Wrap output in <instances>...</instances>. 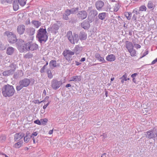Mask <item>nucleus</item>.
I'll return each mask as SVG.
<instances>
[{
  "mask_svg": "<svg viewBox=\"0 0 157 157\" xmlns=\"http://www.w3.org/2000/svg\"><path fill=\"white\" fill-rule=\"evenodd\" d=\"M31 23L33 25V26L36 28H39L41 25L40 22L36 20H33L31 21Z\"/></svg>",
  "mask_w": 157,
  "mask_h": 157,
  "instance_id": "393cba45",
  "label": "nucleus"
},
{
  "mask_svg": "<svg viewBox=\"0 0 157 157\" xmlns=\"http://www.w3.org/2000/svg\"><path fill=\"white\" fill-rule=\"evenodd\" d=\"M5 34L7 36L9 43L13 44L17 42V40L16 36L13 33L7 31L5 32Z\"/></svg>",
  "mask_w": 157,
  "mask_h": 157,
  "instance_id": "423d86ee",
  "label": "nucleus"
},
{
  "mask_svg": "<svg viewBox=\"0 0 157 157\" xmlns=\"http://www.w3.org/2000/svg\"><path fill=\"white\" fill-rule=\"evenodd\" d=\"M134 47L137 49L140 48H141V46L138 44L134 43Z\"/></svg>",
  "mask_w": 157,
  "mask_h": 157,
  "instance_id": "5fc2aeb1",
  "label": "nucleus"
},
{
  "mask_svg": "<svg viewBox=\"0 0 157 157\" xmlns=\"http://www.w3.org/2000/svg\"><path fill=\"white\" fill-rule=\"evenodd\" d=\"M5 46L4 45H2L1 42H0V50H5Z\"/></svg>",
  "mask_w": 157,
  "mask_h": 157,
  "instance_id": "8fccbe9b",
  "label": "nucleus"
},
{
  "mask_svg": "<svg viewBox=\"0 0 157 157\" xmlns=\"http://www.w3.org/2000/svg\"><path fill=\"white\" fill-rule=\"evenodd\" d=\"M25 134L22 132L17 133L14 136V140L15 141H18L24 136Z\"/></svg>",
  "mask_w": 157,
  "mask_h": 157,
  "instance_id": "ddd939ff",
  "label": "nucleus"
},
{
  "mask_svg": "<svg viewBox=\"0 0 157 157\" xmlns=\"http://www.w3.org/2000/svg\"><path fill=\"white\" fill-rule=\"evenodd\" d=\"M82 50V47H79L78 45H76L74 49V51L76 54H79L81 52Z\"/></svg>",
  "mask_w": 157,
  "mask_h": 157,
  "instance_id": "bb28decb",
  "label": "nucleus"
},
{
  "mask_svg": "<svg viewBox=\"0 0 157 157\" xmlns=\"http://www.w3.org/2000/svg\"><path fill=\"white\" fill-rule=\"evenodd\" d=\"M53 129L49 130L48 132V134L51 135L53 133Z\"/></svg>",
  "mask_w": 157,
  "mask_h": 157,
  "instance_id": "69168bd1",
  "label": "nucleus"
},
{
  "mask_svg": "<svg viewBox=\"0 0 157 157\" xmlns=\"http://www.w3.org/2000/svg\"><path fill=\"white\" fill-rule=\"evenodd\" d=\"M38 134V133L37 132H33L32 134L31 135V136H36Z\"/></svg>",
  "mask_w": 157,
  "mask_h": 157,
  "instance_id": "bf43d9fd",
  "label": "nucleus"
},
{
  "mask_svg": "<svg viewBox=\"0 0 157 157\" xmlns=\"http://www.w3.org/2000/svg\"><path fill=\"white\" fill-rule=\"evenodd\" d=\"M125 47L127 49L128 51H130V50L133 48V46L132 44L129 41L125 42Z\"/></svg>",
  "mask_w": 157,
  "mask_h": 157,
  "instance_id": "6ab92c4d",
  "label": "nucleus"
},
{
  "mask_svg": "<svg viewBox=\"0 0 157 157\" xmlns=\"http://www.w3.org/2000/svg\"><path fill=\"white\" fill-rule=\"evenodd\" d=\"M137 75V73H135L132 75H131V77L133 78H135V77Z\"/></svg>",
  "mask_w": 157,
  "mask_h": 157,
  "instance_id": "680f3d73",
  "label": "nucleus"
},
{
  "mask_svg": "<svg viewBox=\"0 0 157 157\" xmlns=\"http://www.w3.org/2000/svg\"><path fill=\"white\" fill-rule=\"evenodd\" d=\"M6 140V137L5 136H2L0 137V142L2 143Z\"/></svg>",
  "mask_w": 157,
  "mask_h": 157,
  "instance_id": "de8ad7c7",
  "label": "nucleus"
},
{
  "mask_svg": "<svg viewBox=\"0 0 157 157\" xmlns=\"http://www.w3.org/2000/svg\"><path fill=\"white\" fill-rule=\"evenodd\" d=\"M66 54H68L69 55H70L71 56L74 55V52H72L71 50H66Z\"/></svg>",
  "mask_w": 157,
  "mask_h": 157,
  "instance_id": "37998d69",
  "label": "nucleus"
},
{
  "mask_svg": "<svg viewBox=\"0 0 157 157\" xmlns=\"http://www.w3.org/2000/svg\"><path fill=\"white\" fill-rule=\"evenodd\" d=\"M156 129H153L149 130L146 132L145 134L146 138L148 139H153L154 140L156 137Z\"/></svg>",
  "mask_w": 157,
  "mask_h": 157,
  "instance_id": "6e6552de",
  "label": "nucleus"
},
{
  "mask_svg": "<svg viewBox=\"0 0 157 157\" xmlns=\"http://www.w3.org/2000/svg\"><path fill=\"white\" fill-rule=\"evenodd\" d=\"M79 10L78 7L73 8L70 10L71 14H75Z\"/></svg>",
  "mask_w": 157,
  "mask_h": 157,
  "instance_id": "f704fd0d",
  "label": "nucleus"
},
{
  "mask_svg": "<svg viewBox=\"0 0 157 157\" xmlns=\"http://www.w3.org/2000/svg\"><path fill=\"white\" fill-rule=\"evenodd\" d=\"M22 142L21 141L18 142L15 144L13 145V147L16 148H19L22 146Z\"/></svg>",
  "mask_w": 157,
  "mask_h": 157,
  "instance_id": "473e14b6",
  "label": "nucleus"
},
{
  "mask_svg": "<svg viewBox=\"0 0 157 157\" xmlns=\"http://www.w3.org/2000/svg\"><path fill=\"white\" fill-rule=\"evenodd\" d=\"M88 10L90 11L89 15L88 17V19L89 20H90V17H91L92 18H94L98 15V12L95 9H93V7L92 6L88 7L87 11Z\"/></svg>",
  "mask_w": 157,
  "mask_h": 157,
  "instance_id": "9b49d317",
  "label": "nucleus"
},
{
  "mask_svg": "<svg viewBox=\"0 0 157 157\" xmlns=\"http://www.w3.org/2000/svg\"><path fill=\"white\" fill-rule=\"evenodd\" d=\"M64 57H65L66 59L68 61H70L72 59V56L70 55L66 54L65 55H64Z\"/></svg>",
  "mask_w": 157,
  "mask_h": 157,
  "instance_id": "a19ab883",
  "label": "nucleus"
},
{
  "mask_svg": "<svg viewBox=\"0 0 157 157\" xmlns=\"http://www.w3.org/2000/svg\"><path fill=\"white\" fill-rule=\"evenodd\" d=\"M95 58L100 62H102V63H105L106 62L104 58L101 57L100 55L98 53H96L95 54Z\"/></svg>",
  "mask_w": 157,
  "mask_h": 157,
  "instance_id": "4be33fe9",
  "label": "nucleus"
},
{
  "mask_svg": "<svg viewBox=\"0 0 157 157\" xmlns=\"http://www.w3.org/2000/svg\"><path fill=\"white\" fill-rule=\"evenodd\" d=\"M156 62H157V58L152 62L151 64H154Z\"/></svg>",
  "mask_w": 157,
  "mask_h": 157,
  "instance_id": "e2e57ef3",
  "label": "nucleus"
},
{
  "mask_svg": "<svg viewBox=\"0 0 157 157\" xmlns=\"http://www.w3.org/2000/svg\"><path fill=\"white\" fill-rule=\"evenodd\" d=\"M64 14L68 16L70 15L71 14L70 10L68 9H67L65 11Z\"/></svg>",
  "mask_w": 157,
  "mask_h": 157,
  "instance_id": "49530a36",
  "label": "nucleus"
},
{
  "mask_svg": "<svg viewBox=\"0 0 157 157\" xmlns=\"http://www.w3.org/2000/svg\"><path fill=\"white\" fill-rule=\"evenodd\" d=\"M127 75L126 73L125 74L123 75L122 77L121 78V79H124V81H127L128 80H129V78H127Z\"/></svg>",
  "mask_w": 157,
  "mask_h": 157,
  "instance_id": "09e8293b",
  "label": "nucleus"
},
{
  "mask_svg": "<svg viewBox=\"0 0 157 157\" xmlns=\"http://www.w3.org/2000/svg\"><path fill=\"white\" fill-rule=\"evenodd\" d=\"M49 65L51 68H53L59 66V64L57 63L56 61L55 60H51L49 63Z\"/></svg>",
  "mask_w": 157,
  "mask_h": 157,
  "instance_id": "a211bd4d",
  "label": "nucleus"
},
{
  "mask_svg": "<svg viewBox=\"0 0 157 157\" xmlns=\"http://www.w3.org/2000/svg\"><path fill=\"white\" fill-rule=\"evenodd\" d=\"M148 50H146V51H145L144 53L143 56L140 57V58H142L144 57L145 56L147 55L148 54Z\"/></svg>",
  "mask_w": 157,
  "mask_h": 157,
  "instance_id": "6e6d98bb",
  "label": "nucleus"
},
{
  "mask_svg": "<svg viewBox=\"0 0 157 157\" xmlns=\"http://www.w3.org/2000/svg\"><path fill=\"white\" fill-rule=\"evenodd\" d=\"M13 74L12 71H10V69L4 71L2 73L3 75L5 76L12 75Z\"/></svg>",
  "mask_w": 157,
  "mask_h": 157,
  "instance_id": "c85d7f7f",
  "label": "nucleus"
},
{
  "mask_svg": "<svg viewBox=\"0 0 157 157\" xmlns=\"http://www.w3.org/2000/svg\"><path fill=\"white\" fill-rule=\"evenodd\" d=\"M76 15L78 19L83 20L86 18L87 13L85 10H82L79 11Z\"/></svg>",
  "mask_w": 157,
  "mask_h": 157,
  "instance_id": "9d476101",
  "label": "nucleus"
},
{
  "mask_svg": "<svg viewBox=\"0 0 157 157\" xmlns=\"http://www.w3.org/2000/svg\"><path fill=\"white\" fill-rule=\"evenodd\" d=\"M35 29L33 28H29L27 29V33L29 36H33L35 33Z\"/></svg>",
  "mask_w": 157,
  "mask_h": 157,
  "instance_id": "412c9836",
  "label": "nucleus"
},
{
  "mask_svg": "<svg viewBox=\"0 0 157 157\" xmlns=\"http://www.w3.org/2000/svg\"><path fill=\"white\" fill-rule=\"evenodd\" d=\"M24 42V40H20L17 43L18 48L20 52H24L27 51H33L38 48V45L32 41H29L25 44Z\"/></svg>",
  "mask_w": 157,
  "mask_h": 157,
  "instance_id": "f257e3e1",
  "label": "nucleus"
},
{
  "mask_svg": "<svg viewBox=\"0 0 157 157\" xmlns=\"http://www.w3.org/2000/svg\"><path fill=\"white\" fill-rule=\"evenodd\" d=\"M66 36L69 41L72 44H74L75 42L77 43L79 40L78 35L75 33H73L72 35V32L71 31L67 32Z\"/></svg>",
  "mask_w": 157,
  "mask_h": 157,
  "instance_id": "20e7f679",
  "label": "nucleus"
},
{
  "mask_svg": "<svg viewBox=\"0 0 157 157\" xmlns=\"http://www.w3.org/2000/svg\"><path fill=\"white\" fill-rule=\"evenodd\" d=\"M128 52L130 54V55L132 56H136V52L135 49H132L130 50V51H129Z\"/></svg>",
  "mask_w": 157,
  "mask_h": 157,
  "instance_id": "c9c22d12",
  "label": "nucleus"
},
{
  "mask_svg": "<svg viewBox=\"0 0 157 157\" xmlns=\"http://www.w3.org/2000/svg\"><path fill=\"white\" fill-rule=\"evenodd\" d=\"M106 14L105 12L99 13L98 15L99 18L102 20H104L106 16Z\"/></svg>",
  "mask_w": 157,
  "mask_h": 157,
  "instance_id": "c756f323",
  "label": "nucleus"
},
{
  "mask_svg": "<svg viewBox=\"0 0 157 157\" xmlns=\"http://www.w3.org/2000/svg\"><path fill=\"white\" fill-rule=\"evenodd\" d=\"M48 64V61H47L45 65H44V66L41 68L40 69V71L41 73H43L44 72V70L45 69V67L47 66Z\"/></svg>",
  "mask_w": 157,
  "mask_h": 157,
  "instance_id": "c03bdc74",
  "label": "nucleus"
},
{
  "mask_svg": "<svg viewBox=\"0 0 157 157\" xmlns=\"http://www.w3.org/2000/svg\"><path fill=\"white\" fill-rule=\"evenodd\" d=\"M47 32L45 29L40 28L37 31L36 36L38 40L40 43H45L48 39V36L47 34Z\"/></svg>",
  "mask_w": 157,
  "mask_h": 157,
  "instance_id": "7ed1b4c3",
  "label": "nucleus"
},
{
  "mask_svg": "<svg viewBox=\"0 0 157 157\" xmlns=\"http://www.w3.org/2000/svg\"><path fill=\"white\" fill-rule=\"evenodd\" d=\"M79 37L81 40H85L87 38V35L83 31L80 32L79 34Z\"/></svg>",
  "mask_w": 157,
  "mask_h": 157,
  "instance_id": "f3484780",
  "label": "nucleus"
},
{
  "mask_svg": "<svg viewBox=\"0 0 157 157\" xmlns=\"http://www.w3.org/2000/svg\"><path fill=\"white\" fill-rule=\"evenodd\" d=\"M101 157H106V153H104L102 155Z\"/></svg>",
  "mask_w": 157,
  "mask_h": 157,
  "instance_id": "774afa93",
  "label": "nucleus"
},
{
  "mask_svg": "<svg viewBox=\"0 0 157 157\" xmlns=\"http://www.w3.org/2000/svg\"><path fill=\"white\" fill-rule=\"evenodd\" d=\"M24 142L25 143L28 142L30 140L31 138V137H30V136H24Z\"/></svg>",
  "mask_w": 157,
  "mask_h": 157,
  "instance_id": "ea45409f",
  "label": "nucleus"
},
{
  "mask_svg": "<svg viewBox=\"0 0 157 157\" xmlns=\"http://www.w3.org/2000/svg\"><path fill=\"white\" fill-rule=\"evenodd\" d=\"M30 24V20L29 18H28L27 19L26 21H25V24L26 25H28Z\"/></svg>",
  "mask_w": 157,
  "mask_h": 157,
  "instance_id": "13d9d810",
  "label": "nucleus"
},
{
  "mask_svg": "<svg viewBox=\"0 0 157 157\" xmlns=\"http://www.w3.org/2000/svg\"><path fill=\"white\" fill-rule=\"evenodd\" d=\"M57 23L54 24L52 26L50 27L47 29L48 32H51V33L55 34H56L58 32V30L59 29V26L58 25H61L62 24L60 21H56Z\"/></svg>",
  "mask_w": 157,
  "mask_h": 157,
  "instance_id": "0eeeda50",
  "label": "nucleus"
},
{
  "mask_svg": "<svg viewBox=\"0 0 157 157\" xmlns=\"http://www.w3.org/2000/svg\"><path fill=\"white\" fill-rule=\"evenodd\" d=\"M33 56V55L31 53L29 52L25 54L24 57L26 59L31 58Z\"/></svg>",
  "mask_w": 157,
  "mask_h": 157,
  "instance_id": "e433bc0d",
  "label": "nucleus"
},
{
  "mask_svg": "<svg viewBox=\"0 0 157 157\" xmlns=\"http://www.w3.org/2000/svg\"><path fill=\"white\" fill-rule=\"evenodd\" d=\"M14 51V49L11 47H8L6 52V54L9 55H11L13 54Z\"/></svg>",
  "mask_w": 157,
  "mask_h": 157,
  "instance_id": "a878e982",
  "label": "nucleus"
},
{
  "mask_svg": "<svg viewBox=\"0 0 157 157\" xmlns=\"http://www.w3.org/2000/svg\"><path fill=\"white\" fill-rule=\"evenodd\" d=\"M124 15L128 20H130L132 16V13L130 12H126L124 13Z\"/></svg>",
  "mask_w": 157,
  "mask_h": 157,
  "instance_id": "72a5a7b5",
  "label": "nucleus"
},
{
  "mask_svg": "<svg viewBox=\"0 0 157 157\" xmlns=\"http://www.w3.org/2000/svg\"><path fill=\"white\" fill-rule=\"evenodd\" d=\"M48 98H49L48 96H46V97L42 101H43V102L46 101L48 100Z\"/></svg>",
  "mask_w": 157,
  "mask_h": 157,
  "instance_id": "0e129e2a",
  "label": "nucleus"
},
{
  "mask_svg": "<svg viewBox=\"0 0 157 157\" xmlns=\"http://www.w3.org/2000/svg\"><path fill=\"white\" fill-rule=\"evenodd\" d=\"M33 102L35 104H40L41 103L43 102V101H39L38 100H35L33 101Z\"/></svg>",
  "mask_w": 157,
  "mask_h": 157,
  "instance_id": "603ef678",
  "label": "nucleus"
},
{
  "mask_svg": "<svg viewBox=\"0 0 157 157\" xmlns=\"http://www.w3.org/2000/svg\"><path fill=\"white\" fill-rule=\"evenodd\" d=\"M147 6L149 9H152L153 10L154 8L155 5L153 4L152 2L149 1L148 3Z\"/></svg>",
  "mask_w": 157,
  "mask_h": 157,
  "instance_id": "2f4dec72",
  "label": "nucleus"
},
{
  "mask_svg": "<svg viewBox=\"0 0 157 157\" xmlns=\"http://www.w3.org/2000/svg\"><path fill=\"white\" fill-rule=\"evenodd\" d=\"M132 13L134 14L133 15L132 19L133 21H135V22H136L137 16H140V13L139 11H138L135 10H134L133 11Z\"/></svg>",
  "mask_w": 157,
  "mask_h": 157,
  "instance_id": "dca6fc26",
  "label": "nucleus"
},
{
  "mask_svg": "<svg viewBox=\"0 0 157 157\" xmlns=\"http://www.w3.org/2000/svg\"><path fill=\"white\" fill-rule=\"evenodd\" d=\"M13 8L14 11L17 10L19 8V6L17 2V1H14L13 3Z\"/></svg>",
  "mask_w": 157,
  "mask_h": 157,
  "instance_id": "7c9ffc66",
  "label": "nucleus"
},
{
  "mask_svg": "<svg viewBox=\"0 0 157 157\" xmlns=\"http://www.w3.org/2000/svg\"><path fill=\"white\" fill-rule=\"evenodd\" d=\"M2 90L3 96L5 97L13 96L15 92L13 86L9 84L4 85L2 88Z\"/></svg>",
  "mask_w": 157,
  "mask_h": 157,
  "instance_id": "f03ea898",
  "label": "nucleus"
},
{
  "mask_svg": "<svg viewBox=\"0 0 157 157\" xmlns=\"http://www.w3.org/2000/svg\"><path fill=\"white\" fill-rule=\"evenodd\" d=\"M34 123L38 125H41V121H39V120H37L34 121Z\"/></svg>",
  "mask_w": 157,
  "mask_h": 157,
  "instance_id": "864d4df0",
  "label": "nucleus"
},
{
  "mask_svg": "<svg viewBox=\"0 0 157 157\" xmlns=\"http://www.w3.org/2000/svg\"><path fill=\"white\" fill-rule=\"evenodd\" d=\"M47 73L48 74V77L49 78H52L53 77V75L52 74L51 71L49 69L47 70Z\"/></svg>",
  "mask_w": 157,
  "mask_h": 157,
  "instance_id": "4c0bfd02",
  "label": "nucleus"
},
{
  "mask_svg": "<svg viewBox=\"0 0 157 157\" xmlns=\"http://www.w3.org/2000/svg\"><path fill=\"white\" fill-rule=\"evenodd\" d=\"M75 63H76V66H78L80 65L81 64V63L77 61H75Z\"/></svg>",
  "mask_w": 157,
  "mask_h": 157,
  "instance_id": "338daca9",
  "label": "nucleus"
},
{
  "mask_svg": "<svg viewBox=\"0 0 157 157\" xmlns=\"http://www.w3.org/2000/svg\"><path fill=\"white\" fill-rule=\"evenodd\" d=\"M118 9H119L117 7V6H115L114 7V9H113L114 11L117 12V11L118 10Z\"/></svg>",
  "mask_w": 157,
  "mask_h": 157,
  "instance_id": "052dcab7",
  "label": "nucleus"
},
{
  "mask_svg": "<svg viewBox=\"0 0 157 157\" xmlns=\"http://www.w3.org/2000/svg\"><path fill=\"white\" fill-rule=\"evenodd\" d=\"M146 7L145 6H142L140 7L139 11H139V12L140 11H146Z\"/></svg>",
  "mask_w": 157,
  "mask_h": 157,
  "instance_id": "79ce46f5",
  "label": "nucleus"
},
{
  "mask_svg": "<svg viewBox=\"0 0 157 157\" xmlns=\"http://www.w3.org/2000/svg\"><path fill=\"white\" fill-rule=\"evenodd\" d=\"M63 18L64 20H67L69 19L68 16L67 15L65 14H63Z\"/></svg>",
  "mask_w": 157,
  "mask_h": 157,
  "instance_id": "3c124183",
  "label": "nucleus"
},
{
  "mask_svg": "<svg viewBox=\"0 0 157 157\" xmlns=\"http://www.w3.org/2000/svg\"><path fill=\"white\" fill-rule=\"evenodd\" d=\"M41 123L42 124H45V123H46L48 121V120L47 118H44L43 119H41Z\"/></svg>",
  "mask_w": 157,
  "mask_h": 157,
  "instance_id": "a18cd8bd",
  "label": "nucleus"
},
{
  "mask_svg": "<svg viewBox=\"0 0 157 157\" xmlns=\"http://www.w3.org/2000/svg\"><path fill=\"white\" fill-rule=\"evenodd\" d=\"M18 1L20 5L22 6H24L26 4L25 0H18Z\"/></svg>",
  "mask_w": 157,
  "mask_h": 157,
  "instance_id": "58836bf2",
  "label": "nucleus"
},
{
  "mask_svg": "<svg viewBox=\"0 0 157 157\" xmlns=\"http://www.w3.org/2000/svg\"><path fill=\"white\" fill-rule=\"evenodd\" d=\"M25 26L24 25H21L17 26V31L20 35L22 34L25 30Z\"/></svg>",
  "mask_w": 157,
  "mask_h": 157,
  "instance_id": "f8f14e48",
  "label": "nucleus"
},
{
  "mask_svg": "<svg viewBox=\"0 0 157 157\" xmlns=\"http://www.w3.org/2000/svg\"><path fill=\"white\" fill-rule=\"evenodd\" d=\"M106 59L108 61L112 62L114 61L115 60L116 57L114 55L110 54L107 56Z\"/></svg>",
  "mask_w": 157,
  "mask_h": 157,
  "instance_id": "b1692460",
  "label": "nucleus"
},
{
  "mask_svg": "<svg viewBox=\"0 0 157 157\" xmlns=\"http://www.w3.org/2000/svg\"><path fill=\"white\" fill-rule=\"evenodd\" d=\"M81 27L85 29H88L90 27L88 21L85 20L81 24Z\"/></svg>",
  "mask_w": 157,
  "mask_h": 157,
  "instance_id": "2eb2a0df",
  "label": "nucleus"
},
{
  "mask_svg": "<svg viewBox=\"0 0 157 157\" xmlns=\"http://www.w3.org/2000/svg\"><path fill=\"white\" fill-rule=\"evenodd\" d=\"M104 5V2L103 1L100 0L97 1L95 4L96 9L99 11L101 10Z\"/></svg>",
  "mask_w": 157,
  "mask_h": 157,
  "instance_id": "4468645a",
  "label": "nucleus"
},
{
  "mask_svg": "<svg viewBox=\"0 0 157 157\" xmlns=\"http://www.w3.org/2000/svg\"><path fill=\"white\" fill-rule=\"evenodd\" d=\"M71 79L70 81L78 82L81 81L82 77L80 75H76L71 77Z\"/></svg>",
  "mask_w": 157,
  "mask_h": 157,
  "instance_id": "aec40b11",
  "label": "nucleus"
},
{
  "mask_svg": "<svg viewBox=\"0 0 157 157\" xmlns=\"http://www.w3.org/2000/svg\"><path fill=\"white\" fill-rule=\"evenodd\" d=\"M30 80L27 78H24L20 80L18 85L16 87V89L18 91H20L24 87L28 86L30 83Z\"/></svg>",
  "mask_w": 157,
  "mask_h": 157,
  "instance_id": "39448f33",
  "label": "nucleus"
},
{
  "mask_svg": "<svg viewBox=\"0 0 157 157\" xmlns=\"http://www.w3.org/2000/svg\"><path fill=\"white\" fill-rule=\"evenodd\" d=\"M62 84V81H58L56 79H53L51 82V86L53 89L56 90Z\"/></svg>",
  "mask_w": 157,
  "mask_h": 157,
  "instance_id": "1a4fd4ad",
  "label": "nucleus"
},
{
  "mask_svg": "<svg viewBox=\"0 0 157 157\" xmlns=\"http://www.w3.org/2000/svg\"><path fill=\"white\" fill-rule=\"evenodd\" d=\"M8 67L10 71H12L13 73L16 69L17 65L16 64L12 63L10 64Z\"/></svg>",
  "mask_w": 157,
  "mask_h": 157,
  "instance_id": "cd10ccee",
  "label": "nucleus"
},
{
  "mask_svg": "<svg viewBox=\"0 0 157 157\" xmlns=\"http://www.w3.org/2000/svg\"><path fill=\"white\" fill-rule=\"evenodd\" d=\"M30 137H31V138L33 140V143L35 144L36 143V136H30Z\"/></svg>",
  "mask_w": 157,
  "mask_h": 157,
  "instance_id": "4d7b16f0",
  "label": "nucleus"
},
{
  "mask_svg": "<svg viewBox=\"0 0 157 157\" xmlns=\"http://www.w3.org/2000/svg\"><path fill=\"white\" fill-rule=\"evenodd\" d=\"M24 75L23 71L21 70H19L15 74H14L13 76L14 78H15L17 79L19 78L22 77Z\"/></svg>",
  "mask_w": 157,
  "mask_h": 157,
  "instance_id": "5701e85b",
  "label": "nucleus"
}]
</instances>
